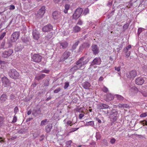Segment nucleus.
<instances>
[{
  "mask_svg": "<svg viewBox=\"0 0 147 147\" xmlns=\"http://www.w3.org/2000/svg\"><path fill=\"white\" fill-rule=\"evenodd\" d=\"M89 59L85 57H82L77 61L76 64L80 68L88 62Z\"/></svg>",
  "mask_w": 147,
  "mask_h": 147,
  "instance_id": "f257e3e1",
  "label": "nucleus"
},
{
  "mask_svg": "<svg viewBox=\"0 0 147 147\" xmlns=\"http://www.w3.org/2000/svg\"><path fill=\"white\" fill-rule=\"evenodd\" d=\"M8 74L9 77L11 78L16 79L19 76V74L14 69H10L8 72Z\"/></svg>",
  "mask_w": 147,
  "mask_h": 147,
  "instance_id": "f03ea898",
  "label": "nucleus"
},
{
  "mask_svg": "<svg viewBox=\"0 0 147 147\" xmlns=\"http://www.w3.org/2000/svg\"><path fill=\"white\" fill-rule=\"evenodd\" d=\"M83 12V9L81 8H78L76 10L73 14V17L75 19H78L81 16Z\"/></svg>",
  "mask_w": 147,
  "mask_h": 147,
  "instance_id": "7ed1b4c3",
  "label": "nucleus"
},
{
  "mask_svg": "<svg viewBox=\"0 0 147 147\" xmlns=\"http://www.w3.org/2000/svg\"><path fill=\"white\" fill-rule=\"evenodd\" d=\"M42 59V56L38 54H34L32 57V61L37 63L41 62Z\"/></svg>",
  "mask_w": 147,
  "mask_h": 147,
  "instance_id": "20e7f679",
  "label": "nucleus"
},
{
  "mask_svg": "<svg viewBox=\"0 0 147 147\" xmlns=\"http://www.w3.org/2000/svg\"><path fill=\"white\" fill-rule=\"evenodd\" d=\"M20 33L18 32H15L11 35L10 40L11 42H14L18 39L20 36Z\"/></svg>",
  "mask_w": 147,
  "mask_h": 147,
  "instance_id": "39448f33",
  "label": "nucleus"
},
{
  "mask_svg": "<svg viewBox=\"0 0 147 147\" xmlns=\"http://www.w3.org/2000/svg\"><path fill=\"white\" fill-rule=\"evenodd\" d=\"M1 81L2 86L4 87H8L10 85V83L9 80L5 76L2 78Z\"/></svg>",
  "mask_w": 147,
  "mask_h": 147,
  "instance_id": "423d86ee",
  "label": "nucleus"
},
{
  "mask_svg": "<svg viewBox=\"0 0 147 147\" xmlns=\"http://www.w3.org/2000/svg\"><path fill=\"white\" fill-rule=\"evenodd\" d=\"M71 52L68 51H65L60 59V61H63L67 59L71 55Z\"/></svg>",
  "mask_w": 147,
  "mask_h": 147,
  "instance_id": "0eeeda50",
  "label": "nucleus"
},
{
  "mask_svg": "<svg viewBox=\"0 0 147 147\" xmlns=\"http://www.w3.org/2000/svg\"><path fill=\"white\" fill-rule=\"evenodd\" d=\"M117 114L118 112L116 110L113 109L111 111L110 114V117L113 119V121H116Z\"/></svg>",
  "mask_w": 147,
  "mask_h": 147,
  "instance_id": "6e6552de",
  "label": "nucleus"
},
{
  "mask_svg": "<svg viewBox=\"0 0 147 147\" xmlns=\"http://www.w3.org/2000/svg\"><path fill=\"white\" fill-rule=\"evenodd\" d=\"M13 53V51L12 49H9L8 50L5 51L3 52L2 56L4 58H7L10 56Z\"/></svg>",
  "mask_w": 147,
  "mask_h": 147,
  "instance_id": "1a4fd4ad",
  "label": "nucleus"
},
{
  "mask_svg": "<svg viewBox=\"0 0 147 147\" xmlns=\"http://www.w3.org/2000/svg\"><path fill=\"white\" fill-rule=\"evenodd\" d=\"M53 18L55 20L59 19L60 20L62 18V15L59 12L55 11L52 14Z\"/></svg>",
  "mask_w": 147,
  "mask_h": 147,
  "instance_id": "9d476101",
  "label": "nucleus"
},
{
  "mask_svg": "<svg viewBox=\"0 0 147 147\" xmlns=\"http://www.w3.org/2000/svg\"><path fill=\"white\" fill-rule=\"evenodd\" d=\"M101 62L100 58L99 57L95 58L91 62V66H94L95 65H100Z\"/></svg>",
  "mask_w": 147,
  "mask_h": 147,
  "instance_id": "9b49d317",
  "label": "nucleus"
},
{
  "mask_svg": "<svg viewBox=\"0 0 147 147\" xmlns=\"http://www.w3.org/2000/svg\"><path fill=\"white\" fill-rule=\"evenodd\" d=\"M53 29V26L51 24H48L43 26L42 30L43 32H47L50 31Z\"/></svg>",
  "mask_w": 147,
  "mask_h": 147,
  "instance_id": "f8f14e48",
  "label": "nucleus"
},
{
  "mask_svg": "<svg viewBox=\"0 0 147 147\" xmlns=\"http://www.w3.org/2000/svg\"><path fill=\"white\" fill-rule=\"evenodd\" d=\"M137 75V72L135 70H133L130 71L127 74V76L129 78H134Z\"/></svg>",
  "mask_w": 147,
  "mask_h": 147,
  "instance_id": "ddd939ff",
  "label": "nucleus"
},
{
  "mask_svg": "<svg viewBox=\"0 0 147 147\" xmlns=\"http://www.w3.org/2000/svg\"><path fill=\"white\" fill-rule=\"evenodd\" d=\"M41 113V111L40 108H34L32 112V114L35 117L40 115Z\"/></svg>",
  "mask_w": 147,
  "mask_h": 147,
  "instance_id": "4468645a",
  "label": "nucleus"
},
{
  "mask_svg": "<svg viewBox=\"0 0 147 147\" xmlns=\"http://www.w3.org/2000/svg\"><path fill=\"white\" fill-rule=\"evenodd\" d=\"M32 35L34 39L36 40H38L40 36L39 32L36 29L33 30L32 31Z\"/></svg>",
  "mask_w": 147,
  "mask_h": 147,
  "instance_id": "2eb2a0df",
  "label": "nucleus"
},
{
  "mask_svg": "<svg viewBox=\"0 0 147 147\" xmlns=\"http://www.w3.org/2000/svg\"><path fill=\"white\" fill-rule=\"evenodd\" d=\"M144 82V80L142 77L137 78L135 80L136 83L139 85H142Z\"/></svg>",
  "mask_w": 147,
  "mask_h": 147,
  "instance_id": "dca6fc26",
  "label": "nucleus"
},
{
  "mask_svg": "<svg viewBox=\"0 0 147 147\" xmlns=\"http://www.w3.org/2000/svg\"><path fill=\"white\" fill-rule=\"evenodd\" d=\"M114 98L113 95L110 93L107 94L105 98V100L107 102H109L113 100Z\"/></svg>",
  "mask_w": 147,
  "mask_h": 147,
  "instance_id": "f3484780",
  "label": "nucleus"
},
{
  "mask_svg": "<svg viewBox=\"0 0 147 147\" xmlns=\"http://www.w3.org/2000/svg\"><path fill=\"white\" fill-rule=\"evenodd\" d=\"M82 86L84 89L88 90L90 89L91 84L88 82H85L82 84Z\"/></svg>",
  "mask_w": 147,
  "mask_h": 147,
  "instance_id": "a211bd4d",
  "label": "nucleus"
},
{
  "mask_svg": "<svg viewBox=\"0 0 147 147\" xmlns=\"http://www.w3.org/2000/svg\"><path fill=\"white\" fill-rule=\"evenodd\" d=\"M98 107L99 109H108L109 107L108 105L106 104L101 103L99 105Z\"/></svg>",
  "mask_w": 147,
  "mask_h": 147,
  "instance_id": "6ab92c4d",
  "label": "nucleus"
},
{
  "mask_svg": "<svg viewBox=\"0 0 147 147\" xmlns=\"http://www.w3.org/2000/svg\"><path fill=\"white\" fill-rule=\"evenodd\" d=\"M45 6H42L39 9L38 13L41 17H42L45 13Z\"/></svg>",
  "mask_w": 147,
  "mask_h": 147,
  "instance_id": "aec40b11",
  "label": "nucleus"
},
{
  "mask_svg": "<svg viewBox=\"0 0 147 147\" xmlns=\"http://www.w3.org/2000/svg\"><path fill=\"white\" fill-rule=\"evenodd\" d=\"M60 46L61 47V48L65 49L68 46V43L66 41H63L59 43Z\"/></svg>",
  "mask_w": 147,
  "mask_h": 147,
  "instance_id": "412c9836",
  "label": "nucleus"
},
{
  "mask_svg": "<svg viewBox=\"0 0 147 147\" xmlns=\"http://www.w3.org/2000/svg\"><path fill=\"white\" fill-rule=\"evenodd\" d=\"M92 49L94 55L96 54L99 52L98 49L97 48V46L96 45H94L92 46Z\"/></svg>",
  "mask_w": 147,
  "mask_h": 147,
  "instance_id": "4be33fe9",
  "label": "nucleus"
},
{
  "mask_svg": "<svg viewBox=\"0 0 147 147\" xmlns=\"http://www.w3.org/2000/svg\"><path fill=\"white\" fill-rule=\"evenodd\" d=\"M52 127L51 124H49L46 127V131L47 133H49L51 131Z\"/></svg>",
  "mask_w": 147,
  "mask_h": 147,
  "instance_id": "5701e85b",
  "label": "nucleus"
},
{
  "mask_svg": "<svg viewBox=\"0 0 147 147\" xmlns=\"http://www.w3.org/2000/svg\"><path fill=\"white\" fill-rule=\"evenodd\" d=\"M79 69H80V68L76 64V65L74 66L70 69V70L71 73H74L76 71Z\"/></svg>",
  "mask_w": 147,
  "mask_h": 147,
  "instance_id": "b1692460",
  "label": "nucleus"
},
{
  "mask_svg": "<svg viewBox=\"0 0 147 147\" xmlns=\"http://www.w3.org/2000/svg\"><path fill=\"white\" fill-rule=\"evenodd\" d=\"M7 99V96L5 94H3L0 98V100H1L2 102H3L5 101Z\"/></svg>",
  "mask_w": 147,
  "mask_h": 147,
  "instance_id": "393cba45",
  "label": "nucleus"
},
{
  "mask_svg": "<svg viewBox=\"0 0 147 147\" xmlns=\"http://www.w3.org/2000/svg\"><path fill=\"white\" fill-rule=\"evenodd\" d=\"M117 107L119 108H127L129 107V105L126 104H119Z\"/></svg>",
  "mask_w": 147,
  "mask_h": 147,
  "instance_id": "a878e982",
  "label": "nucleus"
},
{
  "mask_svg": "<svg viewBox=\"0 0 147 147\" xmlns=\"http://www.w3.org/2000/svg\"><path fill=\"white\" fill-rule=\"evenodd\" d=\"M63 122L66 126L68 125L71 126L73 124H72V121H68L67 122H66V119H65L64 120Z\"/></svg>",
  "mask_w": 147,
  "mask_h": 147,
  "instance_id": "bb28decb",
  "label": "nucleus"
},
{
  "mask_svg": "<svg viewBox=\"0 0 147 147\" xmlns=\"http://www.w3.org/2000/svg\"><path fill=\"white\" fill-rule=\"evenodd\" d=\"M23 48V46L20 44H18L16 47V49L17 51H21Z\"/></svg>",
  "mask_w": 147,
  "mask_h": 147,
  "instance_id": "cd10ccee",
  "label": "nucleus"
},
{
  "mask_svg": "<svg viewBox=\"0 0 147 147\" xmlns=\"http://www.w3.org/2000/svg\"><path fill=\"white\" fill-rule=\"evenodd\" d=\"M94 125V122L93 121H90L86 122L85 124V126L90 125L93 126Z\"/></svg>",
  "mask_w": 147,
  "mask_h": 147,
  "instance_id": "c85d7f7f",
  "label": "nucleus"
},
{
  "mask_svg": "<svg viewBox=\"0 0 147 147\" xmlns=\"http://www.w3.org/2000/svg\"><path fill=\"white\" fill-rule=\"evenodd\" d=\"M45 74H42L39 76H38L36 77L37 80H41L45 77Z\"/></svg>",
  "mask_w": 147,
  "mask_h": 147,
  "instance_id": "c756f323",
  "label": "nucleus"
},
{
  "mask_svg": "<svg viewBox=\"0 0 147 147\" xmlns=\"http://www.w3.org/2000/svg\"><path fill=\"white\" fill-rule=\"evenodd\" d=\"M117 100L122 101L124 99V98L121 95L119 94L115 95Z\"/></svg>",
  "mask_w": 147,
  "mask_h": 147,
  "instance_id": "7c9ffc66",
  "label": "nucleus"
},
{
  "mask_svg": "<svg viewBox=\"0 0 147 147\" xmlns=\"http://www.w3.org/2000/svg\"><path fill=\"white\" fill-rule=\"evenodd\" d=\"M80 30V28L78 26H76L73 28V31L75 32H79Z\"/></svg>",
  "mask_w": 147,
  "mask_h": 147,
  "instance_id": "2f4dec72",
  "label": "nucleus"
},
{
  "mask_svg": "<svg viewBox=\"0 0 147 147\" xmlns=\"http://www.w3.org/2000/svg\"><path fill=\"white\" fill-rule=\"evenodd\" d=\"M65 9L64 10V12L65 13H67V10L69 9V5L68 4H66L65 6Z\"/></svg>",
  "mask_w": 147,
  "mask_h": 147,
  "instance_id": "473e14b6",
  "label": "nucleus"
},
{
  "mask_svg": "<svg viewBox=\"0 0 147 147\" xmlns=\"http://www.w3.org/2000/svg\"><path fill=\"white\" fill-rule=\"evenodd\" d=\"M4 121L3 117L0 116V127L4 125Z\"/></svg>",
  "mask_w": 147,
  "mask_h": 147,
  "instance_id": "72a5a7b5",
  "label": "nucleus"
},
{
  "mask_svg": "<svg viewBox=\"0 0 147 147\" xmlns=\"http://www.w3.org/2000/svg\"><path fill=\"white\" fill-rule=\"evenodd\" d=\"M47 119H46L42 121L41 122L40 126H42L45 125L47 123Z\"/></svg>",
  "mask_w": 147,
  "mask_h": 147,
  "instance_id": "f704fd0d",
  "label": "nucleus"
},
{
  "mask_svg": "<svg viewBox=\"0 0 147 147\" xmlns=\"http://www.w3.org/2000/svg\"><path fill=\"white\" fill-rule=\"evenodd\" d=\"M72 142L71 140H69L66 142V144L67 147H71V143Z\"/></svg>",
  "mask_w": 147,
  "mask_h": 147,
  "instance_id": "c9c22d12",
  "label": "nucleus"
},
{
  "mask_svg": "<svg viewBox=\"0 0 147 147\" xmlns=\"http://www.w3.org/2000/svg\"><path fill=\"white\" fill-rule=\"evenodd\" d=\"M79 42L78 41L76 42L72 46V49L74 50L76 49L77 46L78 45L79 43Z\"/></svg>",
  "mask_w": 147,
  "mask_h": 147,
  "instance_id": "e433bc0d",
  "label": "nucleus"
},
{
  "mask_svg": "<svg viewBox=\"0 0 147 147\" xmlns=\"http://www.w3.org/2000/svg\"><path fill=\"white\" fill-rule=\"evenodd\" d=\"M89 13V9L88 8H86L84 10L83 14L84 16L86 15L87 14Z\"/></svg>",
  "mask_w": 147,
  "mask_h": 147,
  "instance_id": "4c0bfd02",
  "label": "nucleus"
},
{
  "mask_svg": "<svg viewBox=\"0 0 147 147\" xmlns=\"http://www.w3.org/2000/svg\"><path fill=\"white\" fill-rule=\"evenodd\" d=\"M96 137L97 140H99L101 138L100 134L99 132H96Z\"/></svg>",
  "mask_w": 147,
  "mask_h": 147,
  "instance_id": "58836bf2",
  "label": "nucleus"
},
{
  "mask_svg": "<svg viewBox=\"0 0 147 147\" xmlns=\"http://www.w3.org/2000/svg\"><path fill=\"white\" fill-rule=\"evenodd\" d=\"M131 46L130 45H129L127 47L125 48L124 49V51L125 52H127L128 51L129 49L131 48Z\"/></svg>",
  "mask_w": 147,
  "mask_h": 147,
  "instance_id": "ea45409f",
  "label": "nucleus"
},
{
  "mask_svg": "<svg viewBox=\"0 0 147 147\" xmlns=\"http://www.w3.org/2000/svg\"><path fill=\"white\" fill-rule=\"evenodd\" d=\"M17 117L15 115L13 117V120L11 122V123H16L17 121Z\"/></svg>",
  "mask_w": 147,
  "mask_h": 147,
  "instance_id": "a19ab883",
  "label": "nucleus"
},
{
  "mask_svg": "<svg viewBox=\"0 0 147 147\" xmlns=\"http://www.w3.org/2000/svg\"><path fill=\"white\" fill-rule=\"evenodd\" d=\"M6 33L5 32H3L0 35V40H1L2 39L4 36H5Z\"/></svg>",
  "mask_w": 147,
  "mask_h": 147,
  "instance_id": "79ce46f5",
  "label": "nucleus"
},
{
  "mask_svg": "<svg viewBox=\"0 0 147 147\" xmlns=\"http://www.w3.org/2000/svg\"><path fill=\"white\" fill-rule=\"evenodd\" d=\"M69 86V82H66L65 83V85L64 87V88L65 89H66Z\"/></svg>",
  "mask_w": 147,
  "mask_h": 147,
  "instance_id": "37998d69",
  "label": "nucleus"
},
{
  "mask_svg": "<svg viewBox=\"0 0 147 147\" xmlns=\"http://www.w3.org/2000/svg\"><path fill=\"white\" fill-rule=\"evenodd\" d=\"M140 116L141 117H145L147 116V112L141 114Z\"/></svg>",
  "mask_w": 147,
  "mask_h": 147,
  "instance_id": "c03bdc74",
  "label": "nucleus"
},
{
  "mask_svg": "<svg viewBox=\"0 0 147 147\" xmlns=\"http://www.w3.org/2000/svg\"><path fill=\"white\" fill-rule=\"evenodd\" d=\"M102 90L103 92H107L108 91V88L105 86H104L102 88Z\"/></svg>",
  "mask_w": 147,
  "mask_h": 147,
  "instance_id": "a18cd8bd",
  "label": "nucleus"
},
{
  "mask_svg": "<svg viewBox=\"0 0 147 147\" xmlns=\"http://www.w3.org/2000/svg\"><path fill=\"white\" fill-rule=\"evenodd\" d=\"M129 24H128L127 23L124 24L123 26V28L124 30H126L128 27Z\"/></svg>",
  "mask_w": 147,
  "mask_h": 147,
  "instance_id": "49530a36",
  "label": "nucleus"
},
{
  "mask_svg": "<svg viewBox=\"0 0 147 147\" xmlns=\"http://www.w3.org/2000/svg\"><path fill=\"white\" fill-rule=\"evenodd\" d=\"M79 128V127L72 128L70 129V132H74L78 129Z\"/></svg>",
  "mask_w": 147,
  "mask_h": 147,
  "instance_id": "de8ad7c7",
  "label": "nucleus"
},
{
  "mask_svg": "<svg viewBox=\"0 0 147 147\" xmlns=\"http://www.w3.org/2000/svg\"><path fill=\"white\" fill-rule=\"evenodd\" d=\"M61 90L60 88H58L54 90V92L55 93H57L59 92Z\"/></svg>",
  "mask_w": 147,
  "mask_h": 147,
  "instance_id": "09e8293b",
  "label": "nucleus"
},
{
  "mask_svg": "<svg viewBox=\"0 0 147 147\" xmlns=\"http://www.w3.org/2000/svg\"><path fill=\"white\" fill-rule=\"evenodd\" d=\"M49 81L48 80H46L44 84V85L46 86H49Z\"/></svg>",
  "mask_w": 147,
  "mask_h": 147,
  "instance_id": "8fccbe9b",
  "label": "nucleus"
},
{
  "mask_svg": "<svg viewBox=\"0 0 147 147\" xmlns=\"http://www.w3.org/2000/svg\"><path fill=\"white\" fill-rule=\"evenodd\" d=\"M89 46V45L87 43H84L82 45V48H84L86 47H88Z\"/></svg>",
  "mask_w": 147,
  "mask_h": 147,
  "instance_id": "3c124183",
  "label": "nucleus"
},
{
  "mask_svg": "<svg viewBox=\"0 0 147 147\" xmlns=\"http://www.w3.org/2000/svg\"><path fill=\"white\" fill-rule=\"evenodd\" d=\"M143 28H138V34H139L142 32Z\"/></svg>",
  "mask_w": 147,
  "mask_h": 147,
  "instance_id": "603ef678",
  "label": "nucleus"
},
{
  "mask_svg": "<svg viewBox=\"0 0 147 147\" xmlns=\"http://www.w3.org/2000/svg\"><path fill=\"white\" fill-rule=\"evenodd\" d=\"M18 111V109L17 107H16L14 109V112L15 114Z\"/></svg>",
  "mask_w": 147,
  "mask_h": 147,
  "instance_id": "864d4df0",
  "label": "nucleus"
},
{
  "mask_svg": "<svg viewBox=\"0 0 147 147\" xmlns=\"http://www.w3.org/2000/svg\"><path fill=\"white\" fill-rule=\"evenodd\" d=\"M15 9V6L12 5H11L9 6V9L10 10H13Z\"/></svg>",
  "mask_w": 147,
  "mask_h": 147,
  "instance_id": "5fc2aeb1",
  "label": "nucleus"
},
{
  "mask_svg": "<svg viewBox=\"0 0 147 147\" xmlns=\"http://www.w3.org/2000/svg\"><path fill=\"white\" fill-rule=\"evenodd\" d=\"M84 113H80L79 114V118L80 119H81L82 117L84 116Z\"/></svg>",
  "mask_w": 147,
  "mask_h": 147,
  "instance_id": "6e6d98bb",
  "label": "nucleus"
},
{
  "mask_svg": "<svg viewBox=\"0 0 147 147\" xmlns=\"http://www.w3.org/2000/svg\"><path fill=\"white\" fill-rule=\"evenodd\" d=\"M49 72V71L48 69H44L42 70V72L45 73H48Z\"/></svg>",
  "mask_w": 147,
  "mask_h": 147,
  "instance_id": "4d7b16f0",
  "label": "nucleus"
},
{
  "mask_svg": "<svg viewBox=\"0 0 147 147\" xmlns=\"http://www.w3.org/2000/svg\"><path fill=\"white\" fill-rule=\"evenodd\" d=\"M120 68L121 67L120 66L118 67H115V70L117 71H119L120 70Z\"/></svg>",
  "mask_w": 147,
  "mask_h": 147,
  "instance_id": "13d9d810",
  "label": "nucleus"
},
{
  "mask_svg": "<svg viewBox=\"0 0 147 147\" xmlns=\"http://www.w3.org/2000/svg\"><path fill=\"white\" fill-rule=\"evenodd\" d=\"M116 140L114 138H113L111 139L110 141V142L111 144H113L115 142Z\"/></svg>",
  "mask_w": 147,
  "mask_h": 147,
  "instance_id": "bf43d9fd",
  "label": "nucleus"
},
{
  "mask_svg": "<svg viewBox=\"0 0 147 147\" xmlns=\"http://www.w3.org/2000/svg\"><path fill=\"white\" fill-rule=\"evenodd\" d=\"M51 35H47L46 36L45 39L47 40H49V39H50L51 38Z\"/></svg>",
  "mask_w": 147,
  "mask_h": 147,
  "instance_id": "052dcab7",
  "label": "nucleus"
},
{
  "mask_svg": "<svg viewBox=\"0 0 147 147\" xmlns=\"http://www.w3.org/2000/svg\"><path fill=\"white\" fill-rule=\"evenodd\" d=\"M5 44V41H3L2 43L1 44V46L2 48H3Z\"/></svg>",
  "mask_w": 147,
  "mask_h": 147,
  "instance_id": "680f3d73",
  "label": "nucleus"
},
{
  "mask_svg": "<svg viewBox=\"0 0 147 147\" xmlns=\"http://www.w3.org/2000/svg\"><path fill=\"white\" fill-rule=\"evenodd\" d=\"M44 138V136L43 135H42L40 136V138L39 139V140L40 141H42V140H43Z\"/></svg>",
  "mask_w": 147,
  "mask_h": 147,
  "instance_id": "e2e57ef3",
  "label": "nucleus"
},
{
  "mask_svg": "<svg viewBox=\"0 0 147 147\" xmlns=\"http://www.w3.org/2000/svg\"><path fill=\"white\" fill-rule=\"evenodd\" d=\"M82 22L81 20H79L77 24L79 25H82Z\"/></svg>",
  "mask_w": 147,
  "mask_h": 147,
  "instance_id": "0e129e2a",
  "label": "nucleus"
},
{
  "mask_svg": "<svg viewBox=\"0 0 147 147\" xmlns=\"http://www.w3.org/2000/svg\"><path fill=\"white\" fill-rule=\"evenodd\" d=\"M142 124L144 125H147V122L146 121H144L142 122Z\"/></svg>",
  "mask_w": 147,
  "mask_h": 147,
  "instance_id": "69168bd1",
  "label": "nucleus"
},
{
  "mask_svg": "<svg viewBox=\"0 0 147 147\" xmlns=\"http://www.w3.org/2000/svg\"><path fill=\"white\" fill-rule=\"evenodd\" d=\"M126 53V56L127 57H128L130 55V52H128V51H127V52H125Z\"/></svg>",
  "mask_w": 147,
  "mask_h": 147,
  "instance_id": "338daca9",
  "label": "nucleus"
},
{
  "mask_svg": "<svg viewBox=\"0 0 147 147\" xmlns=\"http://www.w3.org/2000/svg\"><path fill=\"white\" fill-rule=\"evenodd\" d=\"M4 142V139L0 137V143H2Z\"/></svg>",
  "mask_w": 147,
  "mask_h": 147,
  "instance_id": "774afa93",
  "label": "nucleus"
}]
</instances>
